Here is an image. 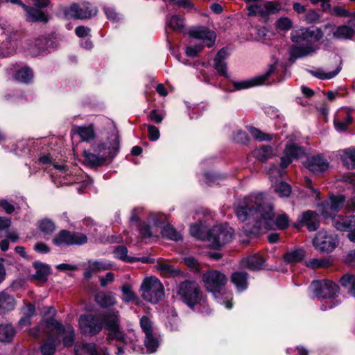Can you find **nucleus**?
<instances>
[{
	"instance_id": "obj_1",
	"label": "nucleus",
	"mask_w": 355,
	"mask_h": 355,
	"mask_svg": "<svg viewBox=\"0 0 355 355\" xmlns=\"http://www.w3.org/2000/svg\"><path fill=\"white\" fill-rule=\"evenodd\" d=\"M235 214L241 221H252L266 229H272L275 225L278 229L285 230L289 225V218L285 214L279 215L274 223L272 203L270 199L263 193L250 195L245 198L236 207Z\"/></svg>"
},
{
	"instance_id": "obj_2",
	"label": "nucleus",
	"mask_w": 355,
	"mask_h": 355,
	"mask_svg": "<svg viewBox=\"0 0 355 355\" xmlns=\"http://www.w3.org/2000/svg\"><path fill=\"white\" fill-rule=\"evenodd\" d=\"M139 291L141 297L152 304H157L164 297V288L161 282L155 277L144 279Z\"/></svg>"
},
{
	"instance_id": "obj_3",
	"label": "nucleus",
	"mask_w": 355,
	"mask_h": 355,
	"mask_svg": "<svg viewBox=\"0 0 355 355\" xmlns=\"http://www.w3.org/2000/svg\"><path fill=\"white\" fill-rule=\"evenodd\" d=\"M176 293L182 302L191 307L198 304L202 298L200 286L194 280H185L180 282L177 286Z\"/></svg>"
},
{
	"instance_id": "obj_4",
	"label": "nucleus",
	"mask_w": 355,
	"mask_h": 355,
	"mask_svg": "<svg viewBox=\"0 0 355 355\" xmlns=\"http://www.w3.org/2000/svg\"><path fill=\"white\" fill-rule=\"evenodd\" d=\"M101 320L104 327L108 331L107 340H118L123 341L125 335L121 329L120 324V313L116 310H110L100 315Z\"/></svg>"
},
{
	"instance_id": "obj_5",
	"label": "nucleus",
	"mask_w": 355,
	"mask_h": 355,
	"mask_svg": "<svg viewBox=\"0 0 355 355\" xmlns=\"http://www.w3.org/2000/svg\"><path fill=\"white\" fill-rule=\"evenodd\" d=\"M205 288L212 293H220L227 283V276L217 270H210L202 275Z\"/></svg>"
},
{
	"instance_id": "obj_6",
	"label": "nucleus",
	"mask_w": 355,
	"mask_h": 355,
	"mask_svg": "<svg viewBox=\"0 0 355 355\" xmlns=\"http://www.w3.org/2000/svg\"><path fill=\"white\" fill-rule=\"evenodd\" d=\"M234 236V230L227 225H216L208 232L207 240L211 246L218 249L230 243Z\"/></svg>"
},
{
	"instance_id": "obj_7",
	"label": "nucleus",
	"mask_w": 355,
	"mask_h": 355,
	"mask_svg": "<svg viewBox=\"0 0 355 355\" xmlns=\"http://www.w3.org/2000/svg\"><path fill=\"white\" fill-rule=\"evenodd\" d=\"M87 242V237L85 234L66 230H60L52 239V243L57 246L83 245Z\"/></svg>"
},
{
	"instance_id": "obj_8",
	"label": "nucleus",
	"mask_w": 355,
	"mask_h": 355,
	"mask_svg": "<svg viewBox=\"0 0 355 355\" xmlns=\"http://www.w3.org/2000/svg\"><path fill=\"white\" fill-rule=\"evenodd\" d=\"M78 324L80 332L87 336H95L103 329V322L100 316L93 314L80 315Z\"/></svg>"
},
{
	"instance_id": "obj_9",
	"label": "nucleus",
	"mask_w": 355,
	"mask_h": 355,
	"mask_svg": "<svg viewBox=\"0 0 355 355\" xmlns=\"http://www.w3.org/2000/svg\"><path fill=\"white\" fill-rule=\"evenodd\" d=\"M97 12V8L89 3H73L66 10L65 14L75 19H84L96 15Z\"/></svg>"
},
{
	"instance_id": "obj_10",
	"label": "nucleus",
	"mask_w": 355,
	"mask_h": 355,
	"mask_svg": "<svg viewBox=\"0 0 355 355\" xmlns=\"http://www.w3.org/2000/svg\"><path fill=\"white\" fill-rule=\"evenodd\" d=\"M313 242L316 249L324 252H331L338 243L336 238L333 234L324 230L318 232Z\"/></svg>"
},
{
	"instance_id": "obj_11",
	"label": "nucleus",
	"mask_w": 355,
	"mask_h": 355,
	"mask_svg": "<svg viewBox=\"0 0 355 355\" xmlns=\"http://www.w3.org/2000/svg\"><path fill=\"white\" fill-rule=\"evenodd\" d=\"M189 37L202 40L204 44L208 47H212L214 45L216 38V33L204 26L194 28L189 31Z\"/></svg>"
},
{
	"instance_id": "obj_12",
	"label": "nucleus",
	"mask_w": 355,
	"mask_h": 355,
	"mask_svg": "<svg viewBox=\"0 0 355 355\" xmlns=\"http://www.w3.org/2000/svg\"><path fill=\"white\" fill-rule=\"evenodd\" d=\"M275 69L276 64H270L267 71L264 74L255 77L251 80L235 82L234 83V86L236 90H240L247 89L255 85H262L268 78V77L275 72Z\"/></svg>"
},
{
	"instance_id": "obj_13",
	"label": "nucleus",
	"mask_w": 355,
	"mask_h": 355,
	"mask_svg": "<svg viewBox=\"0 0 355 355\" xmlns=\"http://www.w3.org/2000/svg\"><path fill=\"white\" fill-rule=\"evenodd\" d=\"M323 37V33L320 28L311 31L307 28H301L293 31L291 34V39L293 42L301 43L309 38L314 37L315 40H319Z\"/></svg>"
},
{
	"instance_id": "obj_14",
	"label": "nucleus",
	"mask_w": 355,
	"mask_h": 355,
	"mask_svg": "<svg viewBox=\"0 0 355 355\" xmlns=\"http://www.w3.org/2000/svg\"><path fill=\"white\" fill-rule=\"evenodd\" d=\"M44 328H46L51 331H55V332L58 335L62 331H64L63 329L65 328V326H63L60 322L51 317L44 321H42L36 328L30 329L29 334L33 337L37 338L40 335L41 329Z\"/></svg>"
},
{
	"instance_id": "obj_15",
	"label": "nucleus",
	"mask_w": 355,
	"mask_h": 355,
	"mask_svg": "<svg viewBox=\"0 0 355 355\" xmlns=\"http://www.w3.org/2000/svg\"><path fill=\"white\" fill-rule=\"evenodd\" d=\"M338 291V285L332 281L324 280L320 283V288L315 291V294L320 298H331Z\"/></svg>"
},
{
	"instance_id": "obj_16",
	"label": "nucleus",
	"mask_w": 355,
	"mask_h": 355,
	"mask_svg": "<svg viewBox=\"0 0 355 355\" xmlns=\"http://www.w3.org/2000/svg\"><path fill=\"white\" fill-rule=\"evenodd\" d=\"M299 223L306 226L309 231H315L319 227L318 215L313 211H306L302 214Z\"/></svg>"
},
{
	"instance_id": "obj_17",
	"label": "nucleus",
	"mask_w": 355,
	"mask_h": 355,
	"mask_svg": "<svg viewBox=\"0 0 355 355\" xmlns=\"http://www.w3.org/2000/svg\"><path fill=\"white\" fill-rule=\"evenodd\" d=\"M23 8L27 12V20L32 22L46 23L49 21L48 17L41 10L42 8L29 7L23 5Z\"/></svg>"
},
{
	"instance_id": "obj_18",
	"label": "nucleus",
	"mask_w": 355,
	"mask_h": 355,
	"mask_svg": "<svg viewBox=\"0 0 355 355\" xmlns=\"http://www.w3.org/2000/svg\"><path fill=\"white\" fill-rule=\"evenodd\" d=\"M305 166L314 173H320L327 170L329 164L321 157L315 156L308 159Z\"/></svg>"
},
{
	"instance_id": "obj_19",
	"label": "nucleus",
	"mask_w": 355,
	"mask_h": 355,
	"mask_svg": "<svg viewBox=\"0 0 355 355\" xmlns=\"http://www.w3.org/2000/svg\"><path fill=\"white\" fill-rule=\"evenodd\" d=\"M95 300L103 308H108L117 303L115 295L112 292H98L95 295Z\"/></svg>"
},
{
	"instance_id": "obj_20",
	"label": "nucleus",
	"mask_w": 355,
	"mask_h": 355,
	"mask_svg": "<svg viewBox=\"0 0 355 355\" xmlns=\"http://www.w3.org/2000/svg\"><path fill=\"white\" fill-rule=\"evenodd\" d=\"M71 132L77 134L82 141H90L95 138V132L93 125L88 126H74L71 129Z\"/></svg>"
},
{
	"instance_id": "obj_21",
	"label": "nucleus",
	"mask_w": 355,
	"mask_h": 355,
	"mask_svg": "<svg viewBox=\"0 0 355 355\" xmlns=\"http://www.w3.org/2000/svg\"><path fill=\"white\" fill-rule=\"evenodd\" d=\"M265 259L259 254H254L242 260V265L252 270H257L263 268Z\"/></svg>"
},
{
	"instance_id": "obj_22",
	"label": "nucleus",
	"mask_w": 355,
	"mask_h": 355,
	"mask_svg": "<svg viewBox=\"0 0 355 355\" xmlns=\"http://www.w3.org/2000/svg\"><path fill=\"white\" fill-rule=\"evenodd\" d=\"M248 274L246 272L236 271L230 277V281L239 291H243L248 288Z\"/></svg>"
},
{
	"instance_id": "obj_23",
	"label": "nucleus",
	"mask_w": 355,
	"mask_h": 355,
	"mask_svg": "<svg viewBox=\"0 0 355 355\" xmlns=\"http://www.w3.org/2000/svg\"><path fill=\"white\" fill-rule=\"evenodd\" d=\"M84 164L89 166H98L103 165L106 162L104 156L92 153L88 150L83 151Z\"/></svg>"
},
{
	"instance_id": "obj_24",
	"label": "nucleus",
	"mask_w": 355,
	"mask_h": 355,
	"mask_svg": "<svg viewBox=\"0 0 355 355\" xmlns=\"http://www.w3.org/2000/svg\"><path fill=\"white\" fill-rule=\"evenodd\" d=\"M76 355H98L94 343H81L75 347ZM103 355H107L106 350L103 351Z\"/></svg>"
},
{
	"instance_id": "obj_25",
	"label": "nucleus",
	"mask_w": 355,
	"mask_h": 355,
	"mask_svg": "<svg viewBox=\"0 0 355 355\" xmlns=\"http://www.w3.org/2000/svg\"><path fill=\"white\" fill-rule=\"evenodd\" d=\"M16 334L15 329L12 325L4 324L0 325V341L3 343H10Z\"/></svg>"
},
{
	"instance_id": "obj_26",
	"label": "nucleus",
	"mask_w": 355,
	"mask_h": 355,
	"mask_svg": "<svg viewBox=\"0 0 355 355\" xmlns=\"http://www.w3.org/2000/svg\"><path fill=\"white\" fill-rule=\"evenodd\" d=\"M343 164L348 168L355 167V150L348 148L343 150L340 154Z\"/></svg>"
},
{
	"instance_id": "obj_27",
	"label": "nucleus",
	"mask_w": 355,
	"mask_h": 355,
	"mask_svg": "<svg viewBox=\"0 0 355 355\" xmlns=\"http://www.w3.org/2000/svg\"><path fill=\"white\" fill-rule=\"evenodd\" d=\"M304 257L305 253L302 249H295L285 253L284 259L288 263H295L302 261Z\"/></svg>"
},
{
	"instance_id": "obj_28",
	"label": "nucleus",
	"mask_w": 355,
	"mask_h": 355,
	"mask_svg": "<svg viewBox=\"0 0 355 355\" xmlns=\"http://www.w3.org/2000/svg\"><path fill=\"white\" fill-rule=\"evenodd\" d=\"M47 42L46 38L44 37L35 39L34 42L29 44L28 51L30 53L33 55H38L46 49Z\"/></svg>"
},
{
	"instance_id": "obj_29",
	"label": "nucleus",
	"mask_w": 355,
	"mask_h": 355,
	"mask_svg": "<svg viewBox=\"0 0 355 355\" xmlns=\"http://www.w3.org/2000/svg\"><path fill=\"white\" fill-rule=\"evenodd\" d=\"M63 330L58 336H63L62 342L65 347H71L75 339L74 329L71 325H67Z\"/></svg>"
},
{
	"instance_id": "obj_30",
	"label": "nucleus",
	"mask_w": 355,
	"mask_h": 355,
	"mask_svg": "<svg viewBox=\"0 0 355 355\" xmlns=\"http://www.w3.org/2000/svg\"><path fill=\"white\" fill-rule=\"evenodd\" d=\"M313 49L311 46H293L290 49V55L291 58L296 59L302 57L306 56L313 52Z\"/></svg>"
},
{
	"instance_id": "obj_31",
	"label": "nucleus",
	"mask_w": 355,
	"mask_h": 355,
	"mask_svg": "<svg viewBox=\"0 0 355 355\" xmlns=\"http://www.w3.org/2000/svg\"><path fill=\"white\" fill-rule=\"evenodd\" d=\"M354 35L355 32L348 24L339 26L334 33V37L339 39H352Z\"/></svg>"
},
{
	"instance_id": "obj_32",
	"label": "nucleus",
	"mask_w": 355,
	"mask_h": 355,
	"mask_svg": "<svg viewBox=\"0 0 355 355\" xmlns=\"http://www.w3.org/2000/svg\"><path fill=\"white\" fill-rule=\"evenodd\" d=\"M38 229L46 235L52 234L56 230L55 223L49 218H44L38 222Z\"/></svg>"
},
{
	"instance_id": "obj_33",
	"label": "nucleus",
	"mask_w": 355,
	"mask_h": 355,
	"mask_svg": "<svg viewBox=\"0 0 355 355\" xmlns=\"http://www.w3.org/2000/svg\"><path fill=\"white\" fill-rule=\"evenodd\" d=\"M254 156L261 162H266L273 155V150L271 146H263L254 152Z\"/></svg>"
},
{
	"instance_id": "obj_34",
	"label": "nucleus",
	"mask_w": 355,
	"mask_h": 355,
	"mask_svg": "<svg viewBox=\"0 0 355 355\" xmlns=\"http://www.w3.org/2000/svg\"><path fill=\"white\" fill-rule=\"evenodd\" d=\"M341 285L355 296V276L350 274L344 275L340 279Z\"/></svg>"
},
{
	"instance_id": "obj_35",
	"label": "nucleus",
	"mask_w": 355,
	"mask_h": 355,
	"mask_svg": "<svg viewBox=\"0 0 355 355\" xmlns=\"http://www.w3.org/2000/svg\"><path fill=\"white\" fill-rule=\"evenodd\" d=\"M284 153L286 155H290L293 158L297 159L304 154V149L297 146L293 143H288L286 145Z\"/></svg>"
},
{
	"instance_id": "obj_36",
	"label": "nucleus",
	"mask_w": 355,
	"mask_h": 355,
	"mask_svg": "<svg viewBox=\"0 0 355 355\" xmlns=\"http://www.w3.org/2000/svg\"><path fill=\"white\" fill-rule=\"evenodd\" d=\"M34 267L36 269V272L34 275L35 278L46 281V277L50 273V268L47 265L41 263H34Z\"/></svg>"
},
{
	"instance_id": "obj_37",
	"label": "nucleus",
	"mask_w": 355,
	"mask_h": 355,
	"mask_svg": "<svg viewBox=\"0 0 355 355\" xmlns=\"http://www.w3.org/2000/svg\"><path fill=\"white\" fill-rule=\"evenodd\" d=\"M128 249L124 245H119L117 246L114 250V254L116 258L128 263L135 262V259L133 257H130L128 255Z\"/></svg>"
},
{
	"instance_id": "obj_38",
	"label": "nucleus",
	"mask_w": 355,
	"mask_h": 355,
	"mask_svg": "<svg viewBox=\"0 0 355 355\" xmlns=\"http://www.w3.org/2000/svg\"><path fill=\"white\" fill-rule=\"evenodd\" d=\"M168 26L174 31L182 33L184 31V19L177 15L172 16L168 22Z\"/></svg>"
},
{
	"instance_id": "obj_39",
	"label": "nucleus",
	"mask_w": 355,
	"mask_h": 355,
	"mask_svg": "<svg viewBox=\"0 0 355 355\" xmlns=\"http://www.w3.org/2000/svg\"><path fill=\"white\" fill-rule=\"evenodd\" d=\"M353 119L349 114H347L343 119L337 117L334 119V125L336 129L340 132H344L347 126L352 123Z\"/></svg>"
},
{
	"instance_id": "obj_40",
	"label": "nucleus",
	"mask_w": 355,
	"mask_h": 355,
	"mask_svg": "<svg viewBox=\"0 0 355 355\" xmlns=\"http://www.w3.org/2000/svg\"><path fill=\"white\" fill-rule=\"evenodd\" d=\"M263 11H262V16L265 17L279 12L282 8V5L277 1H267L263 3Z\"/></svg>"
},
{
	"instance_id": "obj_41",
	"label": "nucleus",
	"mask_w": 355,
	"mask_h": 355,
	"mask_svg": "<svg viewBox=\"0 0 355 355\" xmlns=\"http://www.w3.org/2000/svg\"><path fill=\"white\" fill-rule=\"evenodd\" d=\"M162 234L163 236L176 241L182 239L180 233L170 225H167L163 227Z\"/></svg>"
},
{
	"instance_id": "obj_42",
	"label": "nucleus",
	"mask_w": 355,
	"mask_h": 355,
	"mask_svg": "<svg viewBox=\"0 0 355 355\" xmlns=\"http://www.w3.org/2000/svg\"><path fill=\"white\" fill-rule=\"evenodd\" d=\"M332 225L338 231L347 232V216L342 215L334 216L332 218Z\"/></svg>"
},
{
	"instance_id": "obj_43",
	"label": "nucleus",
	"mask_w": 355,
	"mask_h": 355,
	"mask_svg": "<svg viewBox=\"0 0 355 355\" xmlns=\"http://www.w3.org/2000/svg\"><path fill=\"white\" fill-rule=\"evenodd\" d=\"M108 139L110 145L109 148L111 149L109 152V155L112 153L116 154L119 148V135L118 131L115 129L112 130Z\"/></svg>"
},
{
	"instance_id": "obj_44",
	"label": "nucleus",
	"mask_w": 355,
	"mask_h": 355,
	"mask_svg": "<svg viewBox=\"0 0 355 355\" xmlns=\"http://www.w3.org/2000/svg\"><path fill=\"white\" fill-rule=\"evenodd\" d=\"M248 3V10L250 15H260L262 16L263 3H258L259 0H245Z\"/></svg>"
},
{
	"instance_id": "obj_45",
	"label": "nucleus",
	"mask_w": 355,
	"mask_h": 355,
	"mask_svg": "<svg viewBox=\"0 0 355 355\" xmlns=\"http://www.w3.org/2000/svg\"><path fill=\"white\" fill-rule=\"evenodd\" d=\"M33 76L32 70L28 67H24L16 72L15 79L23 83H28Z\"/></svg>"
},
{
	"instance_id": "obj_46",
	"label": "nucleus",
	"mask_w": 355,
	"mask_h": 355,
	"mask_svg": "<svg viewBox=\"0 0 355 355\" xmlns=\"http://www.w3.org/2000/svg\"><path fill=\"white\" fill-rule=\"evenodd\" d=\"M14 306L15 300L11 295H8L6 293H0V308L6 310H11Z\"/></svg>"
},
{
	"instance_id": "obj_47",
	"label": "nucleus",
	"mask_w": 355,
	"mask_h": 355,
	"mask_svg": "<svg viewBox=\"0 0 355 355\" xmlns=\"http://www.w3.org/2000/svg\"><path fill=\"white\" fill-rule=\"evenodd\" d=\"M275 191L280 197H288L291 193V187L288 184L281 182L275 186Z\"/></svg>"
},
{
	"instance_id": "obj_48",
	"label": "nucleus",
	"mask_w": 355,
	"mask_h": 355,
	"mask_svg": "<svg viewBox=\"0 0 355 355\" xmlns=\"http://www.w3.org/2000/svg\"><path fill=\"white\" fill-rule=\"evenodd\" d=\"M121 291L124 295L123 300L125 302H128L130 301H138V298L132 291V286L130 284H123L121 287Z\"/></svg>"
},
{
	"instance_id": "obj_49",
	"label": "nucleus",
	"mask_w": 355,
	"mask_h": 355,
	"mask_svg": "<svg viewBox=\"0 0 355 355\" xmlns=\"http://www.w3.org/2000/svg\"><path fill=\"white\" fill-rule=\"evenodd\" d=\"M145 346L150 353L155 352L158 347V340L153 334L146 335Z\"/></svg>"
},
{
	"instance_id": "obj_50",
	"label": "nucleus",
	"mask_w": 355,
	"mask_h": 355,
	"mask_svg": "<svg viewBox=\"0 0 355 355\" xmlns=\"http://www.w3.org/2000/svg\"><path fill=\"white\" fill-rule=\"evenodd\" d=\"M329 202L331 204V206H332L333 209H334V211L338 213L343 207L345 202V198L343 196L341 195L337 196H332L330 197Z\"/></svg>"
},
{
	"instance_id": "obj_51",
	"label": "nucleus",
	"mask_w": 355,
	"mask_h": 355,
	"mask_svg": "<svg viewBox=\"0 0 355 355\" xmlns=\"http://www.w3.org/2000/svg\"><path fill=\"white\" fill-rule=\"evenodd\" d=\"M306 266L311 268H327L330 266V262L325 259H313L306 263Z\"/></svg>"
},
{
	"instance_id": "obj_52",
	"label": "nucleus",
	"mask_w": 355,
	"mask_h": 355,
	"mask_svg": "<svg viewBox=\"0 0 355 355\" xmlns=\"http://www.w3.org/2000/svg\"><path fill=\"white\" fill-rule=\"evenodd\" d=\"M88 264L91 270H93L94 272L107 270L110 268V264L104 261H88Z\"/></svg>"
},
{
	"instance_id": "obj_53",
	"label": "nucleus",
	"mask_w": 355,
	"mask_h": 355,
	"mask_svg": "<svg viewBox=\"0 0 355 355\" xmlns=\"http://www.w3.org/2000/svg\"><path fill=\"white\" fill-rule=\"evenodd\" d=\"M320 211L322 215L326 218H331L332 219L334 216H336V212L334 211L329 201L324 202L320 205Z\"/></svg>"
},
{
	"instance_id": "obj_54",
	"label": "nucleus",
	"mask_w": 355,
	"mask_h": 355,
	"mask_svg": "<svg viewBox=\"0 0 355 355\" xmlns=\"http://www.w3.org/2000/svg\"><path fill=\"white\" fill-rule=\"evenodd\" d=\"M249 131L252 136L257 140H259L260 141H266V140H271L272 136L268 134H266L260 131L259 130L254 128L250 127L249 128Z\"/></svg>"
},
{
	"instance_id": "obj_55",
	"label": "nucleus",
	"mask_w": 355,
	"mask_h": 355,
	"mask_svg": "<svg viewBox=\"0 0 355 355\" xmlns=\"http://www.w3.org/2000/svg\"><path fill=\"white\" fill-rule=\"evenodd\" d=\"M331 13L338 17H349L352 12L343 6H336L332 8Z\"/></svg>"
},
{
	"instance_id": "obj_56",
	"label": "nucleus",
	"mask_w": 355,
	"mask_h": 355,
	"mask_svg": "<svg viewBox=\"0 0 355 355\" xmlns=\"http://www.w3.org/2000/svg\"><path fill=\"white\" fill-rule=\"evenodd\" d=\"M140 326L146 335L153 334L152 322L147 316H143L140 319Z\"/></svg>"
},
{
	"instance_id": "obj_57",
	"label": "nucleus",
	"mask_w": 355,
	"mask_h": 355,
	"mask_svg": "<svg viewBox=\"0 0 355 355\" xmlns=\"http://www.w3.org/2000/svg\"><path fill=\"white\" fill-rule=\"evenodd\" d=\"M184 263L190 270L194 272H199L201 270V266L199 262L192 257H188L184 259Z\"/></svg>"
},
{
	"instance_id": "obj_58",
	"label": "nucleus",
	"mask_w": 355,
	"mask_h": 355,
	"mask_svg": "<svg viewBox=\"0 0 355 355\" xmlns=\"http://www.w3.org/2000/svg\"><path fill=\"white\" fill-rule=\"evenodd\" d=\"M277 27L282 31H288L293 26V22L288 17H281L276 22Z\"/></svg>"
},
{
	"instance_id": "obj_59",
	"label": "nucleus",
	"mask_w": 355,
	"mask_h": 355,
	"mask_svg": "<svg viewBox=\"0 0 355 355\" xmlns=\"http://www.w3.org/2000/svg\"><path fill=\"white\" fill-rule=\"evenodd\" d=\"M340 71V69L338 67L336 70L325 73L323 71H311V73L315 77L320 79H330L336 76Z\"/></svg>"
},
{
	"instance_id": "obj_60",
	"label": "nucleus",
	"mask_w": 355,
	"mask_h": 355,
	"mask_svg": "<svg viewBox=\"0 0 355 355\" xmlns=\"http://www.w3.org/2000/svg\"><path fill=\"white\" fill-rule=\"evenodd\" d=\"M43 355H53L55 352V345L53 342H44L40 347Z\"/></svg>"
},
{
	"instance_id": "obj_61",
	"label": "nucleus",
	"mask_w": 355,
	"mask_h": 355,
	"mask_svg": "<svg viewBox=\"0 0 355 355\" xmlns=\"http://www.w3.org/2000/svg\"><path fill=\"white\" fill-rule=\"evenodd\" d=\"M214 68L222 76L227 77V64L225 61L214 59Z\"/></svg>"
},
{
	"instance_id": "obj_62",
	"label": "nucleus",
	"mask_w": 355,
	"mask_h": 355,
	"mask_svg": "<svg viewBox=\"0 0 355 355\" xmlns=\"http://www.w3.org/2000/svg\"><path fill=\"white\" fill-rule=\"evenodd\" d=\"M142 238H150L153 236L149 224L145 223L137 224Z\"/></svg>"
},
{
	"instance_id": "obj_63",
	"label": "nucleus",
	"mask_w": 355,
	"mask_h": 355,
	"mask_svg": "<svg viewBox=\"0 0 355 355\" xmlns=\"http://www.w3.org/2000/svg\"><path fill=\"white\" fill-rule=\"evenodd\" d=\"M233 139L236 143L246 144L248 141L249 138L245 132L237 130L234 133Z\"/></svg>"
},
{
	"instance_id": "obj_64",
	"label": "nucleus",
	"mask_w": 355,
	"mask_h": 355,
	"mask_svg": "<svg viewBox=\"0 0 355 355\" xmlns=\"http://www.w3.org/2000/svg\"><path fill=\"white\" fill-rule=\"evenodd\" d=\"M155 267L157 270L160 271L163 275H168L175 272V270L173 268L172 266L163 262H158Z\"/></svg>"
}]
</instances>
